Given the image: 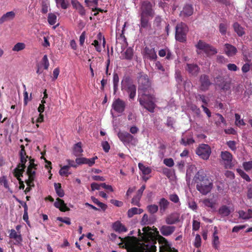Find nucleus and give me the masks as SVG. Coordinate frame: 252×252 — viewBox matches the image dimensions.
<instances>
[{"label":"nucleus","instance_id":"obj_60","mask_svg":"<svg viewBox=\"0 0 252 252\" xmlns=\"http://www.w3.org/2000/svg\"><path fill=\"white\" fill-rule=\"evenodd\" d=\"M97 158V157H94L91 158H87L86 161V164H88L90 166H93L95 163V160Z\"/></svg>","mask_w":252,"mask_h":252},{"label":"nucleus","instance_id":"obj_27","mask_svg":"<svg viewBox=\"0 0 252 252\" xmlns=\"http://www.w3.org/2000/svg\"><path fill=\"white\" fill-rule=\"evenodd\" d=\"M112 228L115 231L118 232H126L127 231L125 226L119 221L115 222L113 224Z\"/></svg>","mask_w":252,"mask_h":252},{"label":"nucleus","instance_id":"obj_21","mask_svg":"<svg viewBox=\"0 0 252 252\" xmlns=\"http://www.w3.org/2000/svg\"><path fill=\"white\" fill-rule=\"evenodd\" d=\"M224 52L228 57H232L236 55L237 50L234 46L226 43L224 44Z\"/></svg>","mask_w":252,"mask_h":252},{"label":"nucleus","instance_id":"obj_30","mask_svg":"<svg viewBox=\"0 0 252 252\" xmlns=\"http://www.w3.org/2000/svg\"><path fill=\"white\" fill-rule=\"evenodd\" d=\"M233 28L234 31L237 33L238 36H242L245 34L244 28L238 23H235L233 24Z\"/></svg>","mask_w":252,"mask_h":252},{"label":"nucleus","instance_id":"obj_8","mask_svg":"<svg viewBox=\"0 0 252 252\" xmlns=\"http://www.w3.org/2000/svg\"><path fill=\"white\" fill-rule=\"evenodd\" d=\"M196 154L202 159L207 160L211 154V148L207 144H200L196 149Z\"/></svg>","mask_w":252,"mask_h":252},{"label":"nucleus","instance_id":"obj_31","mask_svg":"<svg viewBox=\"0 0 252 252\" xmlns=\"http://www.w3.org/2000/svg\"><path fill=\"white\" fill-rule=\"evenodd\" d=\"M56 6L58 8H62L66 9L68 8L69 4V2L65 0H55Z\"/></svg>","mask_w":252,"mask_h":252},{"label":"nucleus","instance_id":"obj_56","mask_svg":"<svg viewBox=\"0 0 252 252\" xmlns=\"http://www.w3.org/2000/svg\"><path fill=\"white\" fill-rule=\"evenodd\" d=\"M92 45L95 47V50L97 52L99 53L101 52L102 48L101 46L99 44L98 41L97 40H94Z\"/></svg>","mask_w":252,"mask_h":252},{"label":"nucleus","instance_id":"obj_25","mask_svg":"<svg viewBox=\"0 0 252 252\" xmlns=\"http://www.w3.org/2000/svg\"><path fill=\"white\" fill-rule=\"evenodd\" d=\"M239 218L243 220H249L252 218V210L249 209L247 212H245L243 210L239 211L238 212Z\"/></svg>","mask_w":252,"mask_h":252},{"label":"nucleus","instance_id":"obj_51","mask_svg":"<svg viewBox=\"0 0 252 252\" xmlns=\"http://www.w3.org/2000/svg\"><path fill=\"white\" fill-rule=\"evenodd\" d=\"M169 199L174 203H178L180 202V200L178 196L176 194H171L169 196Z\"/></svg>","mask_w":252,"mask_h":252},{"label":"nucleus","instance_id":"obj_15","mask_svg":"<svg viewBox=\"0 0 252 252\" xmlns=\"http://www.w3.org/2000/svg\"><path fill=\"white\" fill-rule=\"evenodd\" d=\"M165 220L168 225L177 223L180 221V214L176 212L171 213L166 217Z\"/></svg>","mask_w":252,"mask_h":252},{"label":"nucleus","instance_id":"obj_33","mask_svg":"<svg viewBox=\"0 0 252 252\" xmlns=\"http://www.w3.org/2000/svg\"><path fill=\"white\" fill-rule=\"evenodd\" d=\"M83 150L82 149L81 142H78L74 145L73 148V154L75 156H80L83 152Z\"/></svg>","mask_w":252,"mask_h":252},{"label":"nucleus","instance_id":"obj_43","mask_svg":"<svg viewBox=\"0 0 252 252\" xmlns=\"http://www.w3.org/2000/svg\"><path fill=\"white\" fill-rule=\"evenodd\" d=\"M194 142V140L192 137L186 139L185 137L181 139V143L185 146L192 144Z\"/></svg>","mask_w":252,"mask_h":252},{"label":"nucleus","instance_id":"obj_48","mask_svg":"<svg viewBox=\"0 0 252 252\" xmlns=\"http://www.w3.org/2000/svg\"><path fill=\"white\" fill-rule=\"evenodd\" d=\"M212 245L215 249H218L220 245V241L218 236H213Z\"/></svg>","mask_w":252,"mask_h":252},{"label":"nucleus","instance_id":"obj_50","mask_svg":"<svg viewBox=\"0 0 252 252\" xmlns=\"http://www.w3.org/2000/svg\"><path fill=\"white\" fill-rule=\"evenodd\" d=\"M219 86L221 90L224 91L228 90L230 88V83L226 81H223L222 83L219 85Z\"/></svg>","mask_w":252,"mask_h":252},{"label":"nucleus","instance_id":"obj_2","mask_svg":"<svg viewBox=\"0 0 252 252\" xmlns=\"http://www.w3.org/2000/svg\"><path fill=\"white\" fill-rule=\"evenodd\" d=\"M142 231L141 232L139 229L138 235L146 244L139 243L132 246L129 249V252H156L157 248L153 240V234L151 228L149 226H144L142 228Z\"/></svg>","mask_w":252,"mask_h":252},{"label":"nucleus","instance_id":"obj_5","mask_svg":"<svg viewBox=\"0 0 252 252\" xmlns=\"http://www.w3.org/2000/svg\"><path fill=\"white\" fill-rule=\"evenodd\" d=\"M188 30V27L186 24L182 22L178 24L176 26V39L180 42H186Z\"/></svg>","mask_w":252,"mask_h":252},{"label":"nucleus","instance_id":"obj_38","mask_svg":"<svg viewBox=\"0 0 252 252\" xmlns=\"http://www.w3.org/2000/svg\"><path fill=\"white\" fill-rule=\"evenodd\" d=\"M54 187L58 195L61 197H63L64 193L63 190L61 188V184L55 183Z\"/></svg>","mask_w":252,"mask_h":252},{"label":"nucleus","instance_id":"obj_17","mask_svg":"<svg viewBox=\"0 0 252 252\" xmlns=\"http://www.w3.org/2000/svg\"><path fill=\"white\" fill-rule=\"evenodd\" d=\"M175 226L163 225L159 228L161 234L164 236L171 235L175 231Z\"/></svg>","mask_w":252,"mask_h":252},{"label":"nucleus","instance_id":"obj_24","mask_svg":"<svg viewBox=\"0 0 252 252\" xmlns=\"http://www.w3.org/2000/svg\"><path fill=\"white\" fill-rule=\"evenodd\" d=\"M54 206L62 212H65L69 210V209L66 206L64 201L59 198L56 199V201L54 203Z\"/></svg>","mask_w":252,"mask_h":252},{"label":"nucleus","instance_id":"obj_63","mask_svg":"<svg viewBox=\"0 0 252 252\" xmlns=\"http://www.w3.org/2000/svg\"><path fill=\"white\" fill-rule=\"evenodd\" d=\"M86 38V32H83L79 37V43L81 46H83Z\"/></svg>","mask_w":252,"mask_h":252},{"label":"nucleus","instance_id":"obj_13","mask_svg":"<svg viewBox=\"0 0 252 252\" xmlns=\"http://www.w3.org/2000/svg\"><path fill=\"white\" fill-rule=\"evenodd\" d=\"M222 160L224 161L226 168L232 166V155L227 151L221 152L220 155Z\"/></svg>","mask_w":252,"mask_h":252},{"label":"nucleus","instance_id":"obj_19","mask_svg":"<svg viewBox=\"0 0 252 252\" xmlns=\"http://www.w3.org/2000/svg\"><path fill=\"white\" fill-rule=\"evenodd\" d=\"M149 17L140 16V24L139 25L140 32H141L143 29H151V25L149 23Z\"/></svg>","mask_w":252,"mask_h":252},{"label":"nucleus","instance_id":"obj_4","mask_svg":"<svg viewBox=\"0 0 252 252\" xmlns=\"http://www.w3.org/2000/svg\"><path fill=\"white\" fill-rule=\"evenodd\" d=\"M122 90H126L129 94V97L130 99H133L136 93V87L131 82V79L129 77H125L121 82Z\"/></svg>","mask_w":252,"mask_h":252},{"label":"nucleus","instance_id":"obj_18","mask_svg":"<svg viewBox=\"0 0 252 252\" xmlns=\"http://www.w3.org/2000/svg\"><path fill=\"white\" fill-rule=\"evenodd\" d=\"M15 12L13 11L6 12L0 18V24L13 20L15 18Z\"/></svg>","mask_w":252,"mask_h":252},{"label":"nucleus","instance_id":"obj_46","mask_svg":"<svg viewBox=\"0 0 252 252\" xmlns=\"http://www.w3.org/2000/svg\"><path fill=\"white\" fill-rule=\"evenodd\" d=\"M125 58L127 60H130L133 57V51L131 48H127L125 52Z\"/></svg>","mask_w":252,"mask_h":252},{"label":"nucleus","instance_id":"obj_54","mask_svg":"<svg viewBox=\"0 0 252 252\" xmlns=\"http://www.w3.org/2000/svg\"><path fill=\"white\" fill-rule=\"evenodd\" d=\"M226 144L232 151H235L236 150L235 141L230 140L227 141Z\"/></svg>","mask_w":252,"mask_h":252},{"label":"nucleus","instance_id":"obj_44","mask_svg":"<svg viewBox=\"0 0 252 252\" xmlns=\"http://www.w3.org/2000/svg\"><path fill=\"white\" fill-rule=\"evenodd\" d=\"M203 203L204 205L208 207L213 209L215 208V203L210 199H205L203 200Z\"/></svg>","mask_w":252,"mask_h":252},{"label":"nucleus","instance_id":"obj_42","mask_svg":"<svg viewBox=\"0 0 252 252\" xmlns=\"http://www.w3.org/2000/svg\"><path fill=\"white\" fill-rule=\"evenodd\" d=\"M26 45L24 43L19 42L14 46L12 50L14 51L18 52L24 49Z\"/></svg>","mask_w":252,"mask_h":252},{"label":"nucleus","instance_id":"obj_61","mask_svg":"<svg viewBox=\"0 0 252 252\" xmlns=\"http://www.w3.org/2000/svg\"><path fill=\"white\" fill-rule=\"evenodd\" d=\"M227 68L230 71H236L238 70V67L234 63H228L227 65Z\"/></svg>","mask_w":252,"mask_h":252},{"label":"nucleus","instance_id":"obj_40","mask_svg":"<svg viewBox=\"0 0 252 252\" xmlns=\"http://www.w3.org/2000/svg\"><path fill=\"white\" fill-rule=\"evenodd\" d=\"M24 172V171H22L21 174H19V175H17V173H18V172H16V169L14 170V176L17 178V180L19 181V182L20 189H24L25 186L24 184V182H23V181H22L21 180L20 177L23 176V174Z\"/></svg>","mask_w":252,"mask_h":252},{"label":"nucleus","instance_id":"obj_22","mask_svg":"<svg viewBox=\"0 0 252 252\" xmlns=\"http://www.w3.org/2000/svg\"><path fill=\"white\" fill-rule=\"evenodd\" d=\"M156 218L154 216L149 217L146 214L143 215L140 223L142 225H151L156 221Z\"/></svg>","mask_w":252,"mask_h":252},{"label":"nucleus","instance_id":"obj_39","mask_svg":"<svg viewBox=\"0 0 252 252\" xmlns=\"http://www.w3.org/2000/svg\"><path fill=\"white\" fill-rule=\"evenodd\" d=\"M47 20L50 25H54L57 22V16L54 13H49Z\"/></svg>","mask_w":252,"mask_h":252},{"label":"nucleus","instance_id":"obj_14","mask_svg":"<svg viewBox=\"0 0 252 252\" xmlns=\"http://www.w3.org/2000/svg\"><path fill=\"white\" fill-rule=\"evenodd\" d=\"M200 82L201 83L200 88L202 91H206L208 90L210 86L211 85L209 76L205 74H203L200 76Z\"/></svg>","mask_w":252,"mask_h":252},{"label":"nucleus","instance_id":"obj_58","mask_svg":"<svg viewBox=\"0 0 252 252\" xmlns=\"http://www.w3.org/2000/svg\"><path fill=\"white\" fill-rule=\"evenodd\" d=\"M226 29H227V26L225 24L221 23L220 25L219 26V30L220 32L223 34L224 35L226 33Z\"/></svg>","mask_w":252,"mask_h":252},{"label":"nucleus","instance_id":"obj_55","mask_svg":"<svg viewBox=\"0 0 252 252\" xmlns=\"http://www.w3.org/2000/svg\"><path fill=\"white\" fill-rule=\"evenodd\" d=\"M58 220H59L62 222L65 223L67 225H70L71 224L70 219L68 217L65 218H62V217H58L57 218Z\"/></svg>","mask_w":252,"mask_h":252},{"label":"nucleus","instance_id":"obj_35","mask_svg":"<svg viewBox=\"0 0 252 252\" xmlns=\"http://www.w3.org/2000/svg\"><path fill=\"white\" fill-rule=\"evenodd\" d=\"M50 7V2L48 0H43L41 2V12L43 14L48 12Z\"/></svg>","mask_w":252,"mask_h":252},{"label":"nucleus","instance_id":"obj_28","mask_svg":"<svg viewBox=\"0 0 252 252\" xmlns=\"http://www.w3.org/2000/svg\"><path fill=\"white\" fill-rule=\"evenodd\" d=\"M143 210L140 208L133 207L127 211V215L129 218H132L134 215L141 214L143 213Z\"/></svg>","mask_w":252,"mask_h":252},{"label":"nucleus","instance_id":"obj_53","mask_svg":"<svg viewBox=\"0 0 252 252\" xmlns=\"http://www.w3.org/2000/svg\"><path fill=\"white\" fill-rule=\"evenodd\" d=\"M201 239L199 234H197L195 238L194 245L196 248H199L201 246Z\"/></svg>","mask_w":252,"mask_h":252},{"label":"nucleus","instance_id":"obj_36","mask_svg":"<svg viewBox=\"0 0 252 252\" xmlns=\"http://www.w3.org/2000/svg\"><path fill=\"white\" fill-rule=\"evenodd\" d=\"M142 195L136 192V194L131 199V203L132 205L140 207L141 204L140 203V199Z\"/></svg>","mask_w":252,"mask_h":252},{"label":"nucleus","instance_id":"obj_32","mask_svg":"<svg viewBox=\"0 0 252 252\" xmlns=\"http://www.w3.org/2000/svg\"><path fill=\"white\" fill-rule=\"evenodd\" d=\"M145 51L149 58L152 60H156L157 58L156 52L154 48H145Z\"/></svg>","mask_w":252,"mask_h":252},{"label":"nucleus","instance_id":"obj_9","mask_svg":"<svg viewBox=\"0 0 252 252\" xmlns=\"http://www.w3.org/2000/svg\"><path fill=\"white\" fill-rule=\"evenodd\" d=\"M20 147L21 150L19 153V155L20 157L21 163L15 169H16V172H18L17 175H19V174H21L22 171H25V169L26 168L25 163L27 161V158H29L28 156L26 155L24 146L22 145H21Z\"/></svg>","mask_w":252,"mask_h":252},{"label":"nucleus","instance_id":"obj_52","mask_svg":"<svg viewBox=\"0 0 252 252\" xmlns=\"http://www.w3.org/2000/svg\"><path fill=\"white\" fill-rule=\"evenodd\" d=\"M42 64L45 69H47L49 66V63L47 56L45 55L42 58Z\"/></svg>","mask_w":252,"mask_h":252},{"label":"nucleus","instance_id":"obj_62","mask_svg":"<svg viewBox=\"0 0 252 252\" xmlns=\"http://www.w3.org/2000/svg\"><path fill=\"white\" fill-rule=\"evenodd\" d=\"M86 160L87 158H78L75 159V162L77 163V165H80L85 164Z\"/></svg>","mask_w":252,"mask_h":252},{"label":"nucleus","instance_id":"obj_64","mask_svg":"<svg viewBox=\"0 0 252 252\" xmlns=\"http://www.w3.org/2000/svg\"><path fill=\"white\" fill-rule=\"evenodd\" d=\"M103 150L105 152H108L110 150V146L107 141H103L101 144Z\"/></svg>","mask_w":252,"mask_h":252},{"label":"nucleus","instance_id":"obj_41","mask_svg":"<svg viewBox=\"0 0 252 252\" xmlns=\"http://www.w3.org/2000/svg\"><path fill=\"white\" fill-rule=\"evenodd\" d=\"M235 125L238 126H245V123L244 122L243 119H241V116L238 114H235Z\"/></svg>","mask_w":252,"mask_h":252},{"label":"nucleus","instance_id":"obj_49","mask_svg":"<svg viewBox=\"0 0 252 252\" xmlns=\"http://www.w3.org/2000/svg\"><path fill=\"white\" fill-rule=\"evenodd\" d=\"M163 163L169 167H171L174 165V160L172 158H167L164 159Z\"/></svg>","mask_w":252,"mask_h":252},{"label":"nucleus","instance_id":"obj_12","mask_svg":"<svg viewBox=\"0 0 252 252\" xmlns=\"http://www.w3.org/2000/svg\"><path fill=\"white\" fill-rule=\"evenodd\" d=\"M126 106V102L120 98L116 99L112 103V108L119 113H122L125 111Z\"/></svg>","mask_w":252,"mask_h":252},{"label":"nucleus","instance_id":"obj_7","mask_svg":"<svg viewBox=\"0 0 252 252\" xmlns=\"http://www.w3.org/2000/svg\"><path fill=\"white\" fill-rule=\"evenodd\" d=\"M29 165L27 169V174L29 176V180L26 181V184L29 186H33V181L35 178L36 166L37 164H35L34 160L30 158Z\"/></svg>","mask_w":252,"mask_h":252},{"label":"nucleus","instance_id":"obj_47","mask_svg":"<svg viewBox=\"0 0 252 252\" xmlns=\"http://www.w3.org/2000/svg\"><path fill=\"white\" fill-rule=\"evenodd\" d=\"M238 172L239 173L240 175L245 180H246L248 182L251 181V179L249 175L246 174L244 171L242 170L241 169H237V170Z\"/></svg>","mask_w":252,"mask_h":252},{"label":"nucleus","instance_id":"obj_6","mask_svg":"<svg viewBox=\"0 0 252 252\" xmlns=\"http://www.w3.org/2000/svg\"><path fill=\"white\" fill-rule=\"evenodd\" d=\"M196 53L200 54L203 51L208 55H213L217 53V50L202 40H199L195 45Z\"/></svg>","mask_w":252,"mask_h":252},{"label":"nucleus","instance_id":"obj_57","mask_svg":"<svg viewBox=\"0 0 252 252\" xmlns=\"http://www.w3.org/2000/svg\"><path fill=\"white\" fill-rule=\"evenodd\" d=\"M200 223L199 221L193 220L192 221V230L197 231L198 230H199L200 228Z\"/></svg>","mask_w":252,"mask_h":252},{"label":"nucleus","instance_id":"obj_29","mask_svg":"<svg viewBox=\"0 0 252 252\" xmlns=\"http://www.w3.org/2000/svg\"><path fill=\"white\" fill-rule=\"evenodd\" d=\"M10 233L9 234V237L11 239H13L17 242L19 243L22 240L21 235L20 234H18L15 230L12 229L10 230Z\"/></svg>","mask_w":252,"mask_h":252},{"label":"nucleus","instance_id":"obj_1","mask_svg":"<svg viewBox=\"0 0 252 252\" xmlns=\"http://www.w3.org/2000/svg\"><path fill=\"white\" fill-rule=\"evenodd\" d=\"M137 79L138 91L142 93L141 96H139L138 97L140 104L150 112H154L156 106L154 102V91L151 87L148 76L147 74L141 72L138 74Z\"/></svg>","mask_w":252,"mask_h":252},{"label":"nucleus","instance_id":"obj_59","mask_svg":"<svg viewBox=\"0 0 252 252\" xmlns=\"http://www.w3.org/2000/svg\"><path fill=\"white\" fill-rule=\"evenodd\" d=\"M243 165L246 171L250 170L252 168V161L245 162Z\"/></svg>","mask_w":252,"mask_h":252},{"label":"nucleus","instance_id":"obj_23","mask_svg":"<svg viewBox=\"0 0 252 252\" xmlns=\"http://www.w3.org/2000/svg\"><path fill=\"white\" fill-rule=\"evenodd\" d=\"M186 69L192 75L196 76L199 71V67L195 64H187Z\"/></svg>","mask_w":252,"mask_h":252},{"label":"nucleus","instance_id":"obj_3","mask_svg":"<svg viewBox=\"0 0 252 252\" xmlns=\"http://www.w3.org/2000/svg\"><path fill=\"white\" fill-rule=\"evenodd\" d=\"M193 181L196 184V189L202 195H206L211 192L213 184L207 177L203 169H200L195 174Z\"/></svg>","mask_w":252,"mask_h":252},{"label":"nucleus","instance_id":"obj_16","mask_svg":"<svg viewBox=\"0 0 252 252\" xmlns=\"http://www.w3.org/2000/svg\"><path fill=\"white\" fill-rule=\"evenodd\" d=\"M193 13V8L191 4H186L180 12V16L185 18L192 15Z\"/></svg>","mask_w":252,"mask_h":252},{"label":"nucleus","instance_id":"obj_45","mask_svg":"<svg viewBox=\"0 0 252 252\" xmlns=\"http://www.w3.org/2000/svg\"><path fill=\"white\" fill-rule=\"evenodd\" d=\"M69 169V166H63L61 168L59 171V173L61 176H68L69 173L68 171Z\"/></svg>","mask_w":252,"mask_h":252},{"label":"nucleus","instance_id":"obj_20","mask_svg":"<svg viewBox=\"0 0 252 252\" xmlns=\"http://www.w3.org/2000/svg\"><path fill=\"white\" fill-rule=\"evenodd\" d=\"M170 202L165 198H161L158 202V207L159 212L161 214L165 213L168 208Z\"/></svg>","mask_w":252,"mask_h":252},{"label":"nucleus","instance_id":"obj_26","mask_svg":"<svg viewBox=\"0 0 252 252\" xmlns=\"http://www.w3.org/2000/svg\"><path fill=\"white\" fill-rule=\"evenodd\" d=\"M218 212L222 217H227L230 214L231 211L229 207L222 205L219 209Z\"/></svg>","mask_w":252,"mask_h":252},{"label":"nucleus","instance_id":"obj_11","mask_svg":"<svg viewBox=\"0 0 252 252\" xmlns=\"http://www.w3.org/2000/svg\"><path fill=\"white\" fill-rule=\"evenodd\" d=\"M118 136L120 140L125 144H131L135 145L137 140L134 138L130 133L127 132H119L118 133Z\"/></svg>","mask_w":252,"mask_h":252},{"label":"nucleus","instance_id":"obj_10","mask_svg":"<svg viewBox=\"0 0 252 252\" xmlns=\"http://www.w3.org/2000/svg\"><path fill=\"white\" fill-rule=\"evenodd\" d=\"M153 5L149 1H143L140 7V16L150 17L153 18L154 16V11L152 8Z\"/></svg>","mask_w":252,"mask_h":252},{"label":"nucleus","instance_id":"obj_37","mask_svg":"<svg viewBox=\"0 0 252 252\" xmlns=\"http://www.w3.org/2000/svg\"><path fill=\"white\" fill-rule=\"evenodd\" d=\"M147 209L149 213L154 214L158 212V206L156 204H151L147 206Z\"/></svg>","mask_w":252,"mask_h":252},{"label":"nucleus","instance_id":"obj_34","mask_svg":"<svg viewBox=\"0 0 252 252\" xmlns=\"http://www.w3.org/2000/svg\"><path fill=\"white\" fill-rule=\"evenodd\" d=\"M138 167L144 175H148L151 172V169L150 167L145 166L141 163H138Z\"/></svg>","mask_w":252,"mask_h":252}]
</instances>
